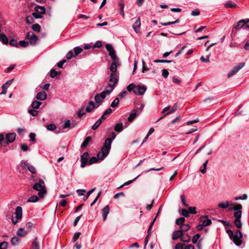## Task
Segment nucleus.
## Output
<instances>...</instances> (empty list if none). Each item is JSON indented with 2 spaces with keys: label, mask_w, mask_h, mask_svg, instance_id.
<instances>
[{
  "label": "nucleus",
  "mask_w": 249,
  "mask_h": 249,
  "mask_svg": "<svg viewBox=\"0 0 249 249\" xmlns=\"http://www.w3.org/2000/svg\"><path fill=\"white\" fill-rule=\"evenodd\" d=\"M116 136V134L114 132H112V138H108L105 140L101 151L97 154V157L100 160L104 159L109 154L112 140L115 138Z\"/></svg>",
  "instance_id": "1"
},
{
  "label": "nucleus",
  "mask_w": 249,
  "mask_h": 249,
  "mask_svg": "<svg viewBox=\"0 0 249 249\" xmlns=\"http://www.w3.org/2000/svg\"><path fill=\"white\" fill-rule=\"evenodd\" d=\"M33 189L39 192L38 195L40 198H43L47 193L45 183L41 179H39L38 181L33 185Z\"/></svg>",
  "instance_id": "2"
},
{
  "label": "nucleus",
  "mask_w": 249,
  "mask_h": 249,
  "mask_svg": "<svg viewBox=\"0 0 249 249\" xmlns=\"http://www.w3.org/2000/svg\"><path fill=\"white\" fill-rule=\"evenodd\" d=\"M22 217V209L20 206H18L16 209L15 212L13 214L12 217V222L14 225L16 224Z\"/></svg>",
  "instance_id": "3"
},
{
  "label": "nucleus",
  "mask_w": 249,
  "mask_h": 249,
  "mask_svg": "<svg viewBox=\"0 0 249 249\" xmlns=\"http://www.w3.org/2000/svg\"><path fill=\"white\" fill-rule=\"evenodd\" d=\"M74 51V54L72 51H70L66 55V57L68 59H71L73 57H75L78 55L79 53H80L83 49L82 48L80 47H76L73 49Z\"/></svg>",
  "instance_id": "4"
},
{
  "label": "nucleus",
  "mask_w": 249,
  "mask_h": 249,
  "mask_svg": "<svg viewBox=\"0 0 249 249\" xmlns=\"http://www.w3.org/2000/svg\"><path fill=\"white\" fill-rule=\"evenodd\" d=\"M243 237L240 230H238L236 231L235 234L233 235L232 241L237 246H240L242 244L241 239Z\"/></svg>",
  "instance_id": "5"
},
{
  "label": "nucleus",
  "mask_w": 249,
  "mask_h": 249,
  "mask_svg": "<svg viewBox=\"0 0 249 249\" xmlns=\"http://www.w3.org/2000/svg\"><path fill=\"white\" fill-rule=\"evenodd\" d=\"M245 63H240L238 65L235 66L233 69L228 73V77L231 78L235 75L240 69H241L244 66Z\"/></svg>",
  "instance_id": "6"
},
{
  "label": "nucleus",
  "mask_w": 249,
  "mask_h": 249,
  "mask_svg": "<svg viewBox=\"0 0 249 249\" xmlns=\"http://www.w3.org/2000/svg\"><path fill=\"white\" fill-rule=\"evenodd\" d=\"M147 88L144 85H137L134 93L139 95H143L146 90Z\"/></svg>",
  "instance_id": "7"
},
{
  "label": "nucleus",
  "mask_w": 249,
  "mask_h": 249,
  "mask_svg": "<svg viewBox=\"0 0 249 249\" xmlns=\"http://www.w3.org/2000/svg\"><path fill=\"white\" fill-rule=\"evenodd\" d=\"M16 134L15 133H10L6 135L5 137V145L9 143L13 142L16 138Z\"/></svg>",
  "instance_id": "8"
},
{
  "label": "nucleus",
  "mask_w": 249,
  "mask_h": 249,
  "mask_svg": "<svg viewBox=\"0 0 249 249\" xmlns=\"http://www.w3.org/2000/svg\"><path fill=\"white\" fill-rule=\"evenodd\" d=\"M89 153L87 152H85L83 155L81 156V167L84 168L86 166L87 164L88 163V159H89Z\"/></svg>",
  "instance_id": "9"
},
{
  "label": "nucleus",
  "mask_w": 249,
  "mask_h": 249,
  "mask_svg": "<svg viewBox=\"0 0 249 249\" xmlns=\"http://www.w3.org/2000/svg\"><path fill=\"white\" fill-rule=\"evenodd\" d=\"M104 93H100V94H96L94 97V100L96 103L100 104L103 102V99L106 98Z\"/></svg>",
  "instance_id": "10"
},
{
  "label": "nucleus",
  "mask_w": 249,
  "mask_h": 249,
  "mask_svg": "<svg viewBox=\"0 0 249 249\" xmlns=\"http://www.w3.org/2000/svg\"><path fill=\"white\" fill-rule=\"evenodd\" d=\"M118 80L116 73H111L109 78V84L115 87V84L117 83Z\"/></svg>",
  "instance_id": "11"
},
{
  "label": "nucleus",
  "mask_w": 249,
  "mask_h": 249,
  "mask_svg": "<svg viewBox=\"0 0 249 249\" xmlns=\"http://www.w3.org/2000/svg\"><path fill=\"white\" fill-rule=\"evenodd\" d=\"M183 235V233L180 230L175 231L173 232L172 238L173 240H176L178 238H180Z\"/></svg>",
  "instance_id": "12"
},
{
  "label": "nucleus",
  "mask_w": 249,
  "mask_h": 249,
  "mask_svg": "<svg viewBox=\"0 0 249 249\" xmlns=\"http://www.w3.org/2000/svg\"><path fill=\"white\" fill-rule=\"evenodd\" d=\"M138 111L136 109H133L131 111V113L130 114L128 118V120L129 122H132L135 119L137 115L139 114V113H138Z\"/></svg>",
  "instance_id": "13"
},
{
  "label": "nucleus",
  "mask_w": 249,
  "mask_h": 249,
  "mask_svg": "<svg viewBox=\"0 0 249 249\" xmlns=\"http://www.w3.org/2000/svg\"><path fill=\"white\" fill-rule=\"evenodd\" d=\"M30 249H40L39 243L37 237L33 241Z\"/></svg>",
  "instance_id": "14"
},
{
  "label": "nucleus",
  "mask_w": 249,
  "mask_h": 249,
  "mask_svg": "<svg viewBox=\"0 0 249 249\" xmlns=\"http://www.w3.org/2000/svg\"><path fill=\"white\" fill-rule=\"evenodd\" d=\"M109 207L108 205L105 206L102 210V216L104 221H105L107 219V214L109 212Z\"/></svg>",
  "instance_id": "15"
},
{
  "label": "nucleus",
  "mask_w": 249,
  "mask_h": 249,
  "mask_svg": "<svg viewBox=\"0 0 249 249\" xmlns=\"http://www.w3.org/2000/svg\"><path fill=\"white\" fill-rule=\"evenodd\" d=\"M118 5L120 8V15L124 17V0H119L118 1Z\"/></svg>",
  "instance_id": "16"
},
{
  "label": "nucleus",
  "mask_w": 249,
  "mask_h": 249,
  "mask_svg": "<svg viewBox=\"0 0 249 249\" xmlns=\"http://www.w3.org/2000/svg\"><path fill=\"white\" fill-rule=\"evenodd\" d=\"M114 88V86L108 84L105 89L102 92L104 93V95L106 96L107 95H109L113 91Z\"/></svg>",
  "instance_id": "17"
},
{
  "label": "nucleus",
  "mask_w": 249,
  "mask_h": 249,
  "mask_svg": "<svg viewBox=\"0 0 249 249\" xmlns=\"http://www.w3.org/2000/svg\"><path fill=\"white\" fill-rule=\"evenodd\" d=\"M141 26L140 18H139L133 25V28L136 33H138L139 32V29Z\"/></svg>",
  "instance_id": "18"
},
{
  "label": "nucleus",
  "mask_w": 249,
  "mask_h": 249,
  "mask_svg": "<svg viewBox=\"0 0 249 249\" xmlns=\"http://www.w3.org/2000/svg\"><path fill=\"white\" fill-rule=\"evenodd\" d=\"M36 98L39 100H44L47 98V94L45 91H40L37 94Z\"/></svg>",
  "instance_id": "19"
},
{
  "label": "nucleus",
  "mask_w": 249,
  "mask_h": 249,
  "mask_svg": "<svg viewBox=\"0 0 249 249\" xmlns=\"http://www.w3.org/2000/svg\"><path fill=\"white\" fill-rule=\"evenodd\" d=\"M28 231H26L24 228H20L18 229L17 231V234L19 237H24L28 233Z\"/></svg>",
  "instance_id": "20"
},
{
  "label": "nucleus",
  "mask_w": 249,
  "mask_h": 249,
  "mask_svg": "<svg viewBox=\"0 0 249 249\" xmlns=\"http://www.w3.org/2000/svg\"><path fill=\"white\" fill-rule=\"evenodd\" d=\"M95 108V105L93 102L89 101L86 107V111L87 112H91Z\"/></svg>",
  "instance_id": "21"
},
{
  "label": "nucleus",
  "mask_w": 249,
  "mask_h": 249,
  "mask_svg": "<svg viewBox=\"0 0 249 249\" xmlns=\"http://www.w3.org/2000/svg\"><path fill=\"white\" fill-rule=\"evenodd\" d=\"M118 62V60L112 61L111 65L110 67V70L111 71V73H116V72L117 71Z\"/></svg>",
  "instance_id": "22"
},
{
  "label": "nucleus",
  "mask_w": 249,
  "mask_h": 249,
  "mask_svg": "<svg viewBox=\"0 0 249 249\" xmlns=\"http://www.w3.org/2000/svg\"><path fill=\"white\" fill-rule=\"evenodd\" d=\"M246 24V20L245 19H241L238 21L236 26H235V29L236 30H238L242 28L243 26H245Z\"/></svg>",
  "instance_id": "23"
},
{
  "label": "nucleus",
  "mask_w": 249,
  "mask_h": 249,
  "mask_svg": "<svg viewBox=\"0 0 249 249\" xmlns=\"http://www.w3.org/2000/svg\"><path fill=\"white\" fill-rule=\"evenodd\" d=\"M231 206H233V207H230L229 208L230 210H234V211H239L241 210L242 209V206L240 204L231 203L230 205Z\"/></svg>",
  "instance_id": "24"
},
{
  "label": "nucleus",
  "mask_w": 249,
  "mask_h": 249,
  "mask_svg": "<svg viewBox=\"0 0 249 249\" xmlns=\"http://www.w3.org/2000/svg\"><path fill=\"white\" fill-rule=\"evenodd\" d=\"M0 41L4 44H7L8 43V39L7 37L4 34H0Z\"/></svg>",
  "instance_id": "25"
},
{
  "label": "nucleus",
  "mask_w": 249,
  "mask_h": 249,
  "mask_svg": "<svg viewBox=\"0 0 249 249\" xmlns=\"http://www.w3.org/2000/svg\"><path fill=\"white\" fill-rule=\"evenodd\" d=\"M206 218V219L203 221L202 220V226H204V227H205V226L210 225L212 224L211 220L210 219H208L207 216H201L200 218H201V219H202V218Z\"/></svg>",
  "instance_id": "26"
},
{
  "label": "nucleus",
  "mask_w": 249,
  "mask_h": 249,
  "mask_svg": "<svg viewBox=\"0 0 249 249\" xmlns=\"http://www.w3.org/2000/svg\"><path fill=\"white\" fill-rule=\"evenodd\" d=\"M123 129V124L122 123H119L117 124L115 127H114V130L116 132H121Z\"/></svg>",
  "instance_id": "27"
},
{
  "label": "nucleus",
  "mask_w": 249,
  "mask_h": 249,
  "mask_svg": "<svg viewBox=\"0 0 249 249\" xmlns=\"http://www.w3.org/2000/svg\"><path fill=\"white\" fill-rule=\"evenodd\" d=\"M91 140V138L89 136L86 138L81 144V148L82 149L85 148L89 144V142Z\"/></svg>",
  "instance_id": "28"
},
{
  "label": "nucleus",
  "mask_w": 249,
  "mask_h": 249,
  "mask_svg": "<svg viewBox=\"0 0 249 249\" xmlns=\"http://www.w3.org/2000/svg\"><path fill=\"white\" fill-rule=\"evenodd\" d=\"M74 127V125H73L71 126V123L70 120H66L63 125V128H72Z\"/></svg>",
  "instance_id": "29"
},
{
  "label": "nucleus",
  "mask_w": 249,
  "mask_h": 249,
  "mask_svg": "<svg viewBox=\"0 0 249 249\" xmlns=\"http://www.w3.org/2000/svg\"><path fill=\"white\" fill-rule=\"evenodd\" d=\"M38 40V37L34 34L32 37L30 39V43L32 45H35L36 44V42Z\"/></svg>",
  "instance_id": "30"
},
{
  "label": "nucleus",
  "mask_w": 249,
  "mask_h": 249,
  "mask_svg": "<svg viewBox=\"0 0 249 249\" xmlns=\"http://www.w3.org/2000/svg\"><path fill=\"white\" fill-rule=\"evenodd\" d=\"M35 10L37 13L42 15L45 13V9L43 6H37L35 8Z\"/></svg>",
  "instance_id": "31"
},
{
  "label": "nucleus",
  "mask_w": 249,
  "mask_h": 249,
  "mask_svg": "<svg viewBox=\"0 0 249 249\" xmlns=\"http://www.w3.org/2000/svg\"><path fill=\"white\" fill-rule=\"evenodd\" d=\"M180 231H182V232L187 231L189 230L190 229V226L187 224H184L180 226Z\"/></svg>",
  "instance_id": "32"
},
{
  "label": "nucleus",
  "mask_w": 249,
  "mask_h": 249,
  "mask_svg": "<svg viewBox=\"0 0 249 249\" xmlns=\"http://www.w3.org/2000/svg\"><path fill=\"white\" fill-rule=\"evenodd\" d=\"M41 103L39 101H34L32 102L31 104V107L33 108L34 109H38L40 106L41 105Z\"/></svg>",
  "instance_id": "33"
},
{
  "label": "nucleus",
  "mask_w": 249,
  "mask_h": 249,
  "mask_svg": "<svg viewBox=\"0 0 249 249\" xmlns=\"http://www.w3.org/2000/svg\"><path fill=\"white\" fill-rule=\"evenodd\" d=\"M180 240L183 242H189L190 241V237L188 234L183 233V235L181 237Z\"/></svg>",
  "instance_id": "34"
},
{
  "label": "nucleus",
  "mask_w": 249,
  "mask_h": 249,
  "mask_svg": "<svg viewBox=\"0 0 249 249\" xmlns=\"http://www.w3.org/2000/svg\"><path fill=\"white\" fill-rule=\"evenodd\" d=\"M178 108V105L177 103L175 104L172 107H171L169 112L166 113V114H170L176 111Z\"/></svg>",
  "instance_id": "35"
},
{
  "label": "nucleus",
  "mask_w": 249,
  "mask_h": 249,
  "mask_svg": "<svg viewBox=\"0 0 249 249\" xmlns=\"http://www.w3.org/2000/svg\"><path fill=\"white\" fill-rule=\"evenodd\" d=\"M231 204H230V203L228 201H225L224 202H222V203H219L218 204V207L220 208L226 209V208L229 207V206Z\"/></svg>",
  "instance_id": "36"
},
{
  "label": "nucleus",
  "mask_w": 249,
  "mask_h": 249,
  "mask_svg": "<svg viewBox=\"0 0 249 249\" xmlns=\"http://www.w3.org/2000/svg\"><path fill=\"white\" fill-rule=\"evenodd\" d=\"M136 85H135L133 83H131L129 85H128L127 86V90L130 92V91H133V92L134 93V91L136 89Z\"/></svg>",
  "instance_id": "37"
},
{
  "label": "nucleus",
  "mask_w": 249,
  "mask_h": 249,
  "mask_svg": "<svg viewBox=\"0 0 249 249\" xmlns=\"http://www.w3.org/2000/svg\"><path fill=\"white\" fill-rule=\"evenodd\" d=\"M39 200V197L36 196H33L29 197L27 200L28 202L35 203L38 201Z\"/></svg>",
  "instance_id": "38"
},
{
  "label": "nucleus",
  "mask_w": 249,
  "mask_h": 249,
  "mask_svg": "<svg viewBox=\"0 0 249 249\" xmlns=\"http://www.w3.org/2000/svg\"><path fill=\"white\" fill-rule=\"evenodd\" d=\"M19 241V239L17 236H14L12 238L11 240V243L13 246H16L18 244Z\"/></svg>",
  "instance_id": "39"
},
{
  "label": "nucleus",
  "mask_w": 249,
  "mask_h": 249,
  "mask_svg": "<svg viewBox=\"0 0 249 249\" xmlns=\"http://www.w3.org/2000/svg\"><path fill=\"white\" fill-rule=\"evenodd\" d=\"M32 29L34 31L38 33L40 31L41 26L38 24H35L32 25Z\"/></svg>",
  "instance_id": "40"
},
{
  "label": "nucleus",
  "mask_w": 249,
  "mask_h": 249,
  "mask_svg": "<svg viewBox=\"0 0 249 249\" xmlns=\"http://www.w3.org/2000/svg\"><path fill=\"white\" fill-rule=\"evenodd\" d=\"M119 103V99L118 97H116L115 99L111 103L110 106L112 107H116L118 106Z\"/></svg>",
  "instance_id": "41"
},
{
  "label": "nucleus",
  "mask_w": 249,
  "mask_h": 249,
  "mask_svg": "<svg viewBox=\"0 0 249 249\" xmlns=\"http://www.w3.org/2000/svg\"><path fill=\"white\" fill-rule=\"evenodd\" d=\"M109 55L110 56L113 61L118 60V58L116 55L115 50L109 53Z\"/></svg>",
  "instance_id": "42"
},
{
  "label": "nucleus",
  "mask_w": 249,
  "mask_h": 249,
  "mask_svg": "<svg viewBox=\"0 0 249 249\" xmlns=\"http://www.w3.org/2000/svg\"><path fill=\"white\" fill-rule=\"evenodd\" d=\"M102 123V120L101 119H99L96 122L92 125V129L93 130H96L99 126Z\"/></svg>",
  "instance_id": "43"
},
{
  "label": "nucleus",
  "mask_w": 249,
  "mask_h": 249,
  "mask_svg": "<svg viewBox=\"0 0 249 249\" xmlns=\"http://www.w3.org/2000/svg\"><path fill=\"white\" fill-rule=\"evenodd\" d=\"M26 166L28 168V170L30 171L31 173L32 174H35L36 173V170L35 168L32 165L27 164Z\"/></svg>",
  "instance_id": "44"
},
{
  "label": "nucleus",
  "mask_w": 249,
  "mask_h": 249,
  "mask_svg": "<svg viewBox=\"0 0 249 249\" xmlns=\"http://www.w3.org/2000/svg\"><path fill=\"white\" fill-rule=\"evenodd\" d=\"M242 215V211L239 210L235 212L234 213V216L235 218V219H240Z\"/></svg>",
  "instance_id": "45"
},
{
  "label": "nucleus",
  "mask_w": 249,
  "mask_h": 249,
  "mask_svg": "<svg viewBox=\"0 0 249 249\" xmlns=\"http://www.w3.org/2000/svg\"><path fill=\"white\" fill-rule=\"evenodd\" d=\"M185 221V218L184 217H180L177 219L176 221V224L178 225L181 226L184 224L183 223Z\"/></svg>",
  "instance_id": "46"
},
{
  "label": "nucleus",
  "mask_w": 249,
  "mask_h": 249,
  "mask_svg": "<svg viewBox=\"0 0 249 249\" xmlns=\"http://www.w3.org/2000/svg\"><path fill=\"white\" fill-rule=\"evenodd\" d=\"M208 160H207L205 161V162L203 164V168L200 169V171L201 173L204 174L206 172L207 169V165L208 164Z\"/></svg>",
  "instance_id": "47"
},
{
  "label": "nucleus",
  "mask_w": 249,
  "mask_h": 249,
  "mask_svg": "<svg viewBox=\"0 0 249 249\" xmlns=\"http://www.w3.org/2000/svg\"><path fill=\"white\" fill-rule=\"evenodd\" d=\"M28 113L33 116H36L37 115L38 111L34 108L28 109Z\"/></svg>",
  "instance_id": "48"
},
{
  "label": "nucleus",
  "mask_w": 249,
  "mask_h": 249,
  "mask_svg": "<svg viewBox=\"0 0 249 249\" xmlns=\"http://www.w3.org/2000/svg\"><path fill=\"white\" fill-rule=\"evenodd\" d=\"M98 159L100 160L97 156V158H96L95 157H92L89 161V164H92L97 162V161H98Z\"/></svg>",
  "instance_id": "49"
},
{
  "label": "nucleus",
  "mask_w": 249,
  "mask_h": 249,
  "mask_svg": "<svg viewBox=\"0 0 249 249\" xmlns=\"http://www.w3.org/2000/svg\"><path fill=\"white\" fill-rule=\"evenodd\" d=\"M86 112V111H85L84 108H82L79 109V110L77 112V115L78 117L81 118L85 114Z\"/></svg>",
  "instance_id": "50"
},
{
  "label": "nucleus",
  "mask_w": 249,
  "mask_h": 249,
  "mask_svg": "<svg viewBox=\"0 0 249 249\" xmlns=\"http://www.w3.org/2000/svg\"><path fill=\"white\" fill-rule=\"evenodd\" d=\"M199 238H200L199 234V233L196 234L192 238V242L194 244H196Z\"/></svg>",
  "instance_id": "51"
},
{
  "label": "nucleus",
  "mask_w": 249,
  "mask_h": 249,
  "mask_svg": "<svg viewBox=\"0 0 249 249\" xmlns=\"http://www.w3.org/2000/svg\"><path fill=\"white\" fill-rule=\"evenodd\" d=\"M29 43L25 40L20 41L18 43L19 45L21 47H26L28 46Z\"/></svg>",
  "instance_id": "52"
},
{
  "label": "nucleus",
  "mask_w": 249,
  "mask_h": 249,
  "mask_svg": "<svg viewBox=\"0 0 249 249\" xmlns=\"http://www.w3.org/2000/svg\"><path fill=\"white\" fill-rule=\"evenodd\" d=\"M46 128L48 130L53 131L56 128V126L54 124H50L46 126Z\"/></svg>",
  "instance_id": "53"
},
{
  "label": "nucleus",
  "mask_w": 249,
  "mask_h": 249,
  "mask_svg": "<svg viewBox=\"0 0 249 249\" xmlns=\"http://www.w3.org/2000/svg\"><path fill=\"white\" fill-rule=\"evenodd\" d=\"M234 223L235 226L238 228H241L242 224L240 219H235Z\"/></svg>",
  "instance_id": "54"
},
{
  "label": "nucleus",
  "mask_w": 249,
  "mask_h": 249,
  "mask_svg": "<svg viewBox=\"0 0 249 249\" xmlns=\"http://www.w3.org/2000/svg\"><path fill=\"white\" fill-rule=\"evenodd\" d=\"M248 198V196L246 194H244L242 196H237L234 198L235 200H246Z\"/></svg>",
  "instance_id": "55"
},
{
  "label": "nucleus",
  "mask_w": 249,
  "mask_h": 249,
  "mask_svg": "<svg viewBox=\"0 0 249 249\" xmlns=\"http://www.w3.org/2000/svg\"><path fill=\"white\" fill-rule=\"evenodd\" d=\"M181 214L186 217H188L189 215V212L188 210L183 209L181 210Z\"/></svg>",
  "instance_id": "56"
},
{
  "label": "nucleus",
  "mask_w": 249,
  "mask_h": 249,
  "mask_svg": "<svg viewBox=\"0 0 249 249\" xmlns=\"http://www.w3.org/2000/svg\"><path fill=\"white\" fill-rule=\"evenodd\" d=\"M0 144L5 145V137L2 134H0Z\"/></svg>",
  "instance_id": "57"
},
{
  "label": "nucleus",
  "mask_w": 249,
  "mask_h": 249,
  "mask_svg": "<svg viewBox=\"0 0 249 249\" xmlns=\"http://www.w3.org/2000/svg\"><path fill=\"white\" fill-rule=\"evenodd\" d=\"M8 244L7 242L4 241L0 243V249H7Z\"/></svg>",
  "instance_id": "58"
},
{
  "label": "nucleus",
  "mask_w": 249,
  "mask_h": 249,
  "mask_svg": "<svg viewBox=\"0 0 249 249\" xmlns=\"http://www.w3.org/2000/svg\"><path fill=\"white\" fill-rule=\"evenodd\" d=\"M26 21L28 24H32L34 22L33 18L31 16H28L26 17Z\"/></svg>",
  "instance_id": "59"
},
{
  "label": "nucleus",
  "mask_w": 249,
  "mask_h": 249,
  "mask_svg": "<svg viewBox=\"0 0 249 249\" xmlns=\"http://www.w3.org/2000/svg\"><path fill=\"white\" fill-rule=\"evenodd\" d=\"M9 44L12 46H15V47L18 46V44L17 41L16 39H13V38L10 39Z\"/></svg>",
  "instance_id": "60"
},
{
  "label": "nucleus",
  "mask_w": 249,
  "mask_h": 249,
  "mask_svg": "<svg viewBox=\"0 0 249 249\" xmlns=\"http://www.w3.org/2000/svg\"><path fill=\"white\" fill-rule=\"evenodd\" d=\"M106 48L107 50L110 53V52H112L114 50L113 46L110 44H107L106 45Z\"/></svg>",
  "instance_id": "61"
},
{
  "label": "nucleus",
  "mask_w": 249,
  "mask_h": 249,
  "mask_svg": "<svg viewBox=\"0 0 249 249\" xmlns=\"http://www.w3.org/2000/svg\"><path fill=\"white\" fill-rule=\"evenodd\" d=\"M102 42L101 41H97L93 45V48H100L102 46Z\"/></svg>",
  "instance_id": "62"
},
{
  "label": "nucleus",
  "mask_w": 249,
  "mask_h": 249,
  "mask_svg": "<svg viewBox=\"0 0 249 249\" xmlns=\"http://www.w3.org/2000/svg\"><path fill=\"white\" fill-rule=\"evenodd\" d=\"M225 6L226 7L233 8L236 7V4L235 3L232 2V1H228L226 3Z\"/></svg>",
  "instance_id": "63"
},
{
  "label": "nucleus",
  "mask_w": 249,
  "mask_h": 249,
  "mask_svg": "<svg viewBox=\"0 0 249 249\" xmlns=\"http://www.w3.org/2000/svg\"><path fill=\"white\" fill-rule=\"evenodd\" d=\"M184 244L179 243L176 244L175 249H184Z\"/></svg>",
  "instance_id": "64"
}]
</instances>
